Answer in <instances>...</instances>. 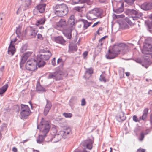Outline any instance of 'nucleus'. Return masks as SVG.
I'll use <instances>...</instances> for the list:
<instances>
[{
  "label": "nucleus",
  "instance_id": "58836bf2",
  "mask_svg": "<svg viewBox=\"0 0 152 152\" xmlns=\"http://www.w3.org/2000/svg\"><path fill=\"white\" fill-rule=\"evenodd\" d=\"M103 42H99L98 43V45L97 46V48H98L99 49V51H100L102 49V46L103 44Z\"/></svg>",
  "mask_w": 152,
  "mask_h": 152
},
{
  "label": "nucleus",
  "instance_id": "de8ad7c7",
  "mask_svg": "<svg viewBox=\"0 0 152 152\" xmlns=\"http://www.w3.org/2000/svg\"><path fill=\"white\" fill-rule=\"evenodd\" d=\"M37 38L40 40L43 39V38L42 35L40 34H38L37 35Z\"/></svg>",
  "mask_w": 152,
  "mask_h": 152
},
{
  "label": "nucleus",
  "instance_id": "b1692460",
  "mask_svg": "<svg viewBox=\"0 0 152 152\" xmlns=\"http://www.w3.org/2000/svg\"><path fill=\"white\" fill-rule=\"evenodd\" d=\"M63 32L64 35L67 39H71L72 37V31L71 29H69L64 30Z\"/></svg>",
  "mask_w": 152,
  "mask_h": 152
},
{
  "label": "nucleus",
  "instance_id": "052dcab7",
  "mask_svg": "<svg viewBox=\"0 0 152 152\" xmlns=\"http://www.w3.org/2000/svg\"><path fill=\"white\" fill-rule=\"evenodd\" d=\"M12 150L14 152H17V149L15 147L13 148Z\"/></svg>",
  "mask_w": 152,
  "mask_h": 152
},
{
  "label": "nucleus",
  "instance_id": "aec40b11",
  "mask_svg": "<svg viewBox=\"0 0 152 152\" xmlns=\"http://www.w3.org/2000/svg\"><path fill=\"white\" fill-rule=\"evenodd\" d=\"M46 102L47 103L44 111V114L45 116H46L47 115L52 106L51 102L50 101L47 99Z\"/></svg>",
  "mask_w": 152,
  "mask_h": 152
},
{
  "label": "nucleus",
  "instance_id": "680f3d73",
  "mask_svg": "<svg viewBox=\"0 0 152 152\" xmlns=\"http://www.w3.org/2000/svg\"><path fill=\"white\" fill-rule=\"evenodd\" d=\"M62 62V60L61 59L58 58V59L57 63L58 64H59L60 63Z\"/></svg>",
  "mask_w": 152,
  "mask_h": 152
},
{
  "label": "nucleus",
  "instance_id": "bf43d9fd",
  "mask_svg": "<svg viewBox=\"0 0 152 152\" xmlns=\"http://www.w3.org/2000/svg\"><path fill=\"white\" fill-rule=\"evenodd\" d=\"M100 23V22L99 21H98V22H96L93 25V26H92V27H93L94 26H96L98 23Z\"/></svg>",
  "mask_w": 152,
  "mask_h": 152
},
{
  "label": "nucleus",
  "instance_id": "13d9d810",
  "mask_svg": "<svg viewBox=\"0 0 152 152\" xmlns=\"http://www.w3.org/2000/svg\"><path fill=\"white\" fill-rule=\"evenodd\" d=\"M4 66H2L0 68V70L1 72H3L4 70Z\"/></svg>",
  "mask_w": 152,
  "mask_h": 152
},
{
  "label": "nucleus",
  "instance_id": "a211bd4d",
  "mask_svg": "<svg viewBox=\"0 0 152 152\" xmlns=\"http://www.w3.org/2000/svg\"><path fill=\"white\" fill-rule=\"evenodd\" d=\"M141 8L144 10H148L152 9V2H145L141 5Z\"/></svg>",
  "mask_w": 152,
  "mask_h": 152
},
{
  "label": "nucleus",
  "instance_id": "f3484780",
  "mask_svg": "<svg viewBox=\"0 0 152 152\" xmlns=\"http://www.w3.org/2000/svg\"><path fill=\"white\" fill-rule=\"evenodd\" d=\"M32 52H28L24 53L21 56V60L20 63V65L21 66H23V64L26 62L27 58L31 55Z\"/></svg>",
  "mask_w": 152,
  "mask_h": 152
},
{
  "label": "nucleus",
  "instance_id": "412c9836",
  "mask_svg": "<svg viewBox=\"0 0 152 152\" xmlns=\"http://www.w3.org/2000/svg\"><path fill=\"white\" fill-rule=\"evenodd\" d=\"M75 16L72 15L69 17L67 22L68 25L70 27H73L75 26Z\"/></svg>",
  "mask_w": 152,
  "mask_h": 152
},
{
  "label": "nucleus",
  "instance_id": "4c0bfd02",
  "mask_svg": "<svg viewBox=\"0 0 152 152\" xmlns=\"http://www.w3.org/2000/svg\"><path fill=\"white\" fill-rule=\"evenodd\" d=\"M27 45L26 44H25L22 46L20 49V52L23 53L25 51L27 50Z\"/></svg>",
  "mask_w": 152,
  "mask_h": 152
},
{
  "label": "nucleus",
  "instance_id": "2eb2a0df",
  "mask_svg": "<svg viewBox=\"0 0 152 152\" xmlns=\"http://www.w3.org/2000/svg\"><path fill=\"white\" fill-rule=\"evenodd\" d=\"M66 22L64 19H61L57 23H56V28L58 30H61L65 28L66 26Z\"/></svg>",
  "mask_w": 152,
  "mask_h": 152
},
{
  "label": "nucleus",
  "instance_id": "2f4dec72",
  "mask_svg": "<svg viewBox=\"0 0 152 152\" xmlns=\"http://www.w3.org/2000/svg\"><path fill=\"white\" fill-rule=\"evenodd\" d=\"M8 86V85L6 84L0 88V95L6 92Z\"/></svg>",
  "mask_w": 152,
  "mask_h": 152
},
{
  "label": "nucleus",
  "instance_id": "37998d69",
  "mask_svg": "<svg viewBox=\"0 0 152 152\" xmlns=\"http://www.w3.org/2000/svg\"><path fill=\"white\" fill-rule=\"evenodd\" d=\"M148 26L149 31L151 32L152 31V22L148 23Z\"/></svg>",
  "mask_w": 152,
  "mask_h": 152
},
{
  "label": "nucleus",
  "instance_id": "20e7f679",
  "mask_svg": "<svg viewBox=\"0 0 152 152\" xmlns=\"http://www.w3.org/2000/svg\"><path fill=\"white\" fill-rule=\"evenodd\" d=\"M37 128L40 130L41 134H44L45 136L49 132L50 126L47 121H42L40 124L37 125Z\"/></svg>",
  "mask_w": 152,
  "mask_h": 152
},
{
  "label": "nucleus",
  "instance_id": "6e6552de",
  "mask_svg": "<svg viewBox=\"0 0 152 152\" xmlns=\"http://www.w3.org/2000/svg\"><path fill=\"white\" fill-rule=\"evenodd\" d=\"M71 133V130L69 128H66L64 131L62 132V134H63L62 136L61 135L59 134H56L54 137L53 139L56 140L57 139V140H56L54 141V142H58L60 140L62 137L64 139H65L67 137L68 135Z\"/></svg>",
  "mask_w": 152,
  "mask_h": 152
},
{
  "label": "nucleus",
  "instance_id": "0e129e2a",
  "mask_svg": "<svg viewBox=\"0 0 152 152\" xmlns=\"http://www.w3.org/2000/svg\"><path fill=\"white\" fill-rule=\"evenodd\" d=\"M125 73H126V75L128 77L130 75V73L129 72H126Z\"/></svg>",
  "mask_w": 152,
  "mask_h": 152
},
{
  "label": "nucleus",
  "instance_id": "bb28decb",
  "mask_svg": "<svg viewBox=\"0 0 152 152\" xmlns=\"http://www.w3.org/2000/svg\"><path fill=\"white\" fill-rule=\"evenodd\" d=\"M46 5L45 4H39L37 6V9L39 12L42 13L45 11Z\"/></svg>",
  "mask_w": 152,
  "mask_h": 152
},
{
  "label": "nucleus",
  "instance_id": "ddd939ff",
  "mask_svg": "<svg viewBox=\"0 0 152 152\" xmlns=\"http://www.w3.org/2000/svg\"><path fill=\"white\" fill-rule=\"evenodd\" d=\"M61 78V75L60 72L56 71L53 73L49 74L48 78L55 79L56 80H59Z\"/></svg>",
  "mask_w": 152,
  "mask_h": 152
},
{
  "label": "nucleus",
  "instance_id": "dca6fc26",
  "mask_svg": "<svg viewBox=\"0 0 152 152\" xmlns=\"http://www.w3.org/2000/svg\"><path fill=\"white\" fill-rule=\"evenodd\" d=\"M117 47V49L119 50V52L121 51L125 52L129 51V47L124 43H120L115 44Z\"/></svg>",
  "mask_w": 152,
  "mask_h": 152
},
{
  "label": "nucleus",
  "instance_id": "0eeeda50",
  "mask_svg": "<svg viewBox=\"0 0 152 152\" xmlns=\"http://www.w3.org/2000/svg\"><path fill=\"white\" fill-rule=\"evenodd\" d=\"M52 54L49 50H43L38 54L37 56V58L42 59L44 61L48 60L51 56Z\"/></svg>",
  "mask_w": 152,
  "mask_h": 152
},
{
  "label": "nucleus",
  "instance_id": "e2e57ef3",
  "mask_svg": "<svg viewBox=\"0 0 152 152\" xmlns=\"http://www.w3.org/2000/svg\"><path fill=\"white\" fill-rule=\"evenodd\" d=\"M143 58L144 59H146L147 61L149 58V57L147 56H143Z\"/></svg>",
  "mask_w": 152,
  "mask_h": 152
},
{
  "label": "nucleus",
  "instance_id": "a878e982",
  "mask_svg": "<svg viewBox=\"0 0 152 152\" xmlns=\"http://www.w3.org/2000/svg\"><path fill=\"white\" fill-rule=\"evenodd\" d=\"M148 108H145L143 111V114L140 117V119L143 120H145L148 114Z\"/></svg>",
  "mask_w": 152,
  "mask_h": 152
},
{
  "label": "nucleus",
  "instance_id": "4d7b16f0",
  "mask_svg": "<svg viewBox=\"0 0 152 152\" xmlns=\"http://www.w3.org/2000/svg\"><path fill=\"white\" fill-rule=\"evenodd\" d=\"M22 9V7H20L18 10L17 12H16V14L17 15H18L19 14L18 13V11H20Z\"/></svg>",
  "mask_w": 152,
  "mask_h": 152
},
{
  "label": "nucleus",
  "instance_id": "864d4df0",
  "mask_svg": "<svg viewBox=\"0 0 152 152\" xmlns=\"http://www.w3.org/2000/svg\"><path fill=\"white\" fill-rule=\"evenodd\" d=\"M137 151L140 152H145V150L144 149L140 148L137 150Z\"/></svg>",
  "mask_w": 152,
  "mask_h": 152
},
{
  "label": "nucleus",
  "instance_id": "603ef678",
  "mask_svg": "<svg viewBox=\"0 0 152 152\" xmlns=\"http://www.w3.org/2000/svg\"><path fill=\"white\" fill-rule=\"evenodd\" d=\"M150 121L151 124V128L152 129V113L151 114L150 116Z\"/></svg>",
  "mask_w": 152,
  "mask_h": 152
},
{
  "label": "nucleus",
  "instance_id": "c03bdc74",
  "mask_svg": "<svg viewBox=\"0 0 152 152\" xmlns=\"http://www.w3.org/2000/svg\"><path fill=\"white\" fill-rule=\"evenodd\" d=\"M86 72L88 74H91L93 73V70L92 68H89L87 69Z\"/></svg>",
  "mask_w": 152,
  "mask_h": 152
},
{
  "label": "nucleus",
  "instance_id": "e433bc0d",
  "mask_svg": "<svg viewBox=\"0 0 152 152\" xmlns=\"http://www.w3.org/2000/svg\"><path fill=\"white\" fill-rule=\"evenodd\" d=\"M16 33L18 37H19L20 36L21 34V28L20 27L17 28L16 31Z\"/></svg>",
  "mask_w": 152,
  "mask_h": 152
},
{
  "label": "nucleus",
  "instance_id": "c85d7f7f",
  "mask_svg": "<svg viewBox=\"0 0 152 152\" xmlns=\"http://www.w3.org/2000/svg\"><path fill=\"white\" fill-rule=\"evenodd\" d=\"M46 136V135L45 134V136L44 134H41V135H39L38 138L37 140V142L39 144L41 143L44 140V138Z\"/></svg>",
  "mask_w": 152,
  "mask_h": 152
},
{
  "label": "nucleus",
  "instance_id": "9b49d317",
  "mask_svg": "<svg viewBox=\"0 0 152 152\" xmlns=\"http://www.w3.org/2000/svg\"><path fill=\"white\" fill-rule=\"evenodd\" d=\"M93 141L90 139L86 140L82 142L80 144L81 146L84 148H86L91 150L92 148Z\"/></svg>",
  "mask_w": 152,
  "mask_h": 152
},
{
  "label": "nucleus",
  "instance_id": "a19ab883",
  "mask_svg": "<svg viewBox=\"0 0 152 152\" xmlns=\"http://www.w3.org/2000/svg\"><path fill=\"white\" fill-rule=\"evenodd\" d=\"M136 0H124V1L128 4L131 5Z\"/></svg>",
  "mask_w": 152,
  "mask_h": 152
},
{
  "label": "nucleus",
  "instance_id": "3c124183",
  "mask_svg": "<svg viewBox=\"0 0 152 152\" xmlns=\"http://www.w3.org/2000/svg\"><path fill=\"white\" fill-rule=\"evenodd\" d=\"M88 54L87 51H85L83 54V58L84 59H86V57L87 56Z\"/></svg>",
  "mask_w": 152,
  "mask_h": 152
},
{
  "label": "nucleus",
  "instance_id": "09e8293b",
  "mask_svg": "<svg viewBox=\"0 0 152 152\" xmlns=\"http://www.w3.org/2000/svg\"><path fill=\"white\" fill-rule=\"evenodd\" d=\"M133 119L134 121L136 122L139 121L137 118V117L136 115H134L133 117Z\"/></svg>",
  "mask_w": 152,
  "mask_h": 152
},
{
  "label": "nucleus",
  "instance_id": "cd10ccee",
  "mask_svg": "<svg viewBox=\"0 0 152 152\" xmlns=\"http://www.w3.org/2000/svg\"><path fill=\"white\" fill-rule=\"evenodd\" d=\"M36 59L37 62V65L39 67H41L43 66L45 64V62L44 60H42L41 59H38V58H37Z\"/></svg>",
  "mask_w": 152,
  "mask_h": 152
},
{
  "label": "nucleus",
  "instance_id": "69168bd1",
  "mask_svg": "<svg viewBox=\"0 0 152 152\" xmlns=\"http://www.w3.org/2000/svg\"><path fill=\"white\" fill-rule=\"evenodd\" d=\"M146 133L145 134H147L150 132V130L149 129L146 130Z\"/></svg>",
  "mask_w": 152,
  "mask_h": 152
},
{
  "label": "nucleus",
  "instance_id": "4468645a",
  "mask_svg": "<svg viewBox=\"0 0 152 152\" xmlns=\"http://www.w3.org/2000/svg\"><path fill=\"white\" fill-rule=\"evenodd\" d=\"M17 40V39L15 38L14 40L11 41L8 51V53L9 54L13 55L14 54L15 49L13 42H15Z\"/></svg>",
  "mask_w": 152,
  "mask_h": 152
},
{
  "label": "nucleus",
  "instance_id": "423d86ee",
  "mask_svg": "<svg viewBox=\"0 0 152 152\" xmlns=\"http://www.w3.org/2000/svg\"><path fill=\"white\" fill-rule=\"evenodd\" d=\"M20 115L22 118L26 119L30 115L31 111L28 105L21 104Z\"/></svg>",
  "mask_w": 152,
  "mask_h": 152
},
{
  "label": "nucleus",
  "instance_id": "72a5a7b5",
  "mask_svg": "<svg viewBox=\"0 0 152 152\" xmlns=\"http://www.w3.org/2000/svg\"><path fill=\"white\" fill-rule=\"evenodd\" d=\"M45 21V18H42L38 20L36 25L37 26H38L39 25L43 24L44 23Z\"/></svg>",
  "mask_w": 152,
  "mask_h": 152
},
{
  "label": "nucleus",
  "instance_id": "c756f323",
  "mask_svg": "<svg viewBox=\"0 0 152 152\" xmlns=\"http://www.w3.org/2000/svg\"><path fill=\"white\" fill-rule=\"evenodd\" d=\"M36 90L37 91L40 92H44L45 91V89L42 87L40 84L39 82H38L36 86Z\"/></svg>",
  "mask_w": 152,
  "mask_h": 152
},
{
  "label": "nucleus",
  "instance_id": "4be33fe9",
  "mask_svg": "<svg viewBox=\"0 0 152 152\" xmlns=\"http://www.w3.org/2000/svg\"><path fill=\"white\" fill-rule=\"evenodd\" d=\"M79 20L81 22L83 25V29L84 30L87 29L92 23L91 22H88L87 20L83 19H80Z\"/></svg>",
  "mask_w": 152,
  "mask_h": 152
},
{
  "label": "nucleus",
  "instance_id": "39448f33",
  "mask_svg": "<svg viewBox=\"0 0 152 152\" xmlns=\"http://www.w3.org/2000/svg\"><path fill=\"white\" fill-rule=\"evenodd\" d=\"M117 46L114 45L111 49H109L108 53L106 54L105 56L107 59H112L115 58L119 53V50L117 49Z\"/></svg>",
  "mask_w": 152,
  "mask_h": 152
},
{
  "label": "nucleus",
  "instance_id": "338daca9",
  "mask_svg": "<svg viewBox=\"0 0 152 152\" xmlns=\"http://www.w3.org/2000/svg\"><path fill=\"white\" fill-rule=\"evenodd\" d=\"M3 15V14H0V20H1L2 19V18L1 17L2 15Z\"/></svg>",
  "mask_w": 152,
  "mask_h": 152
},
{
  "label": "nucleus",
  "instance_id": "1a4fd4ad",
  "mask_svg": "<svg viewBox=\"0 0 152 152\" xmlns=\"http://www.w3.org/2000/svg\"><path fill=\"white\" fill-rule=\"evenodd\" d=\"M37 62L35 59H31L28 60L26 65V69L30 71H33L37 69Z\"/></svg>",
  "mask_w": 152,
  "mask_h": 152
},
{
  "label": "nucleus",
  "instance_id": "79ce46f5",
  "mask_svg": "<svg viewBox=\"0 0 152 152\" xmlns=\"http://www.w3.org/2000/svg\"><path fill=\"white\" fill-rule=\"evenodd\" d=\"M144 135L143 132H142L141 133L140 137L139 138V139L140 141H142L143 140L144 137Z\"/></svg>",
  "mask_w": 152,
  "mask_h": 152
},
{
  "label": "nucleus",
  "instance_id": "ea45409f",
  "mask_svg": "<svg viewBox=\"0 0 152 152\" xmlns=\"http://www.w3.org/2000/svg\"><path fill=\"white\" fill-rule=\"evenodd\" d=\"M99 79L100 81L101 82L103 81L105 83L107 81V80L105 79L104 76L103 75H100Z\"/></svg>",
  "mask_w": 152,
  "mask_h": 152
},
{
  "label": "nucleus",
  "instance_id": "5fc2aeb1",
  "mask_svg": "<svg viewBox=\"0 0 152 152\" xmlns=\"http://www.w3.org/2000/svg\"><path fill=\"white\" fill-rule=\"evenodd\" d=\"M107 37V36H105L101 38L100 39H99V42H103V40Z\"/></svg>",
  "mask_w": 152,
  "mask_h": 152
},
{
  "label": "nucleus",
  "instance_id": "774afa93",
  "mask_svg": "<svg viewBox=\"0 0 152 152\" xmlns=\"http://www.w3.org/2000/svg\"><path fill=\"white\" fill-rule=\"evenodd\" d=\"M33 152H39V151L37 150H35L33 149Z\"/></svg>",
  "mask_w": 152,
  "mask_h": 152
},
{
  "label": "nucleus",
  "instance_id": "5701e85b",
  "mask_svg": "<svg viewBox=\"0 0 152 152\" xmlns=\"http://www.w3.org/2000/svg\"><path fill=\"white\" fill-rule=\"evenodd\" d=\"M55 41L57 43L63 45H65L66 41L64 39L62 36H59L55 37L54 38Z\"/></svg>",
  "mask_w": 152,
  "mask_h": 152
},
{
  "label": "nucleus",
  "instance_id": "49530a36",
  "mask_svg": "<svg viewBox=\"0 0 152 152\" xmlns=\"http://www.w3.org/2000/svg\"><path fill=\"white\" fill-rule=\"evenodd\" d=\"M56 58H53L51 61V63L52 65L55 66L56 65Z\"/></svg>",
  "mask_w": 152,
  "mask_h": 152
},
{
  "label": "nucleus",
  "instance_id": "8fccbe9b",
  "mask_svg": "<svg viewBox=\"0 0 152 152\" xmlns=\"http://www.w3.org/2000/svg\"><path fill=\"white\" fill-rule=\"evenodd\" d=\"M86 104V102L84 99H83L81 101V105L82 106H84Z\"/></svg>",
  "mask_w": 152,
  "mask_h": 152
},
{
  "label": "nucleus",
  "instance_id": "f8f14e48",
  "mask_svg": "<svg viewBox=\"0 0 152 152\" xmlns=\"http://www.w3.org/2000/svg\"><path fill=\"white\" fill-rule=\"evenodd\" d=\"M152 51V46L151 44L148 43H145L144 44L142 50V53L143 54H149L150 52Z\"/></svg>",
  "mask_w": 152,
  "mask_h": 152
},
{
  "label": "nucleus",
  "instance_id": "6e6d98bb",
  "mask_svg": "<svg viewBox=\"0 0 152 152\" xmlns=\"http://www.w3.org/2000/svg\"><path fill=\"white\" fill-rule=\"evenodd\" d=\"M80 0H73V2L75 4L78 3Z\"/></svg>",
  "mask_w": 152,
  "mask_h": 152
},
{
  "label": "nucleus",
  "instance_id": "473e14b6",
  "mask_svg": "<svg viewBox=\"0 0 152 152\" xmlns=\"http://www.w3.org/2000/svg\"><path fill=\"white\" fill-rule=\"evenodd\" d=\"M69 50L70 51H76L77 50V47L75 45H70L69 46Z\"/></svg>",
  "mask_w": 152,
  "mask_h": 152
},
{
  "label": "nucleus",
  "instance_id": "c9c22d12",
  "mask_svg": "<svg viewBox=\"0 0 152 152\" xmlns=\"http://www.w3.org/2000/svg\"><path fill=\"white\" fill-rule=\"evenodd\" d=\"M63 115L66 118H70L72 116V115L71 113H63Z\"/></svg>",
  "mask_w": 152,
  "mask_h": 152
},
{
  "label": "nucleus",
  "instance_id": "6ab92c4d",
  "mask_svg": "<svg viewBox=\"0 0 152 152\" xmlns=\"http://www.w3.org/2000/svg\"><path fill=\"white\" fill-rule=\"evenodd\" d=\"M121 0H115L116 2H118V4H120L121 7L113 9V11L116 13H119L122 12L124 10V4L123 3L121 2Z\"/></svg>",
  "mask_w": 152,
  "mask_h": 152
},
{
  "label": "nucleus",
  "instance_id": "f03ea898",
  "mask_svg": "<svg viewBox=\"0 0 152 152\" xmlns=\"http://www.w3.org/2000/svg\"><path fill=\"white\" fill-rule=\"evenodd\" d=\"M54 12L57 16L62 17L66 15L68 13L67 6L65 4H57L54 8Z\"/></svg>",
  "mask_w": 152,
  "mask_h": 152
},
{
  "label": "nucleus",
  "instance_id": "f257e3e1",
  "mask_svg": "<svg viewBox=\"0 0 152 152\" xmlns=\"http://www.w3.org/2000/svg\"><path fill=\"white\" fill-rule=\"evenodd\" d=\"M126 13L129 16L128 21H128V22H130L132 23H134V21L137 20L143 15L141 12L133 9H127Z\"/></svg>",
  "mask_w": 152,
  "mask_h": 152
},
{
  "label": "nucleus",
  "instance_id": "a18cd8bd",
  "mask_svg": "<svg viewBox=\"0 0 152 152\" xmlns=\"http://www.w3.org/2000/svg\"><path fill=\"white\" fill-rule=\"evenodd\" d=\"M134 60L136 62L141 64H142V60L140 58H138L135 59H134Z\"/></svg>",
  "mask_w": 152,
  "mask_h": 152
},
{
  "label": "nucleus",
  "instance_id": "7ed1b4c3",
  "mask_svg": "<svg viewBox=\"0 0 152 152\" xmlns=\"http://www.w3.org/2000/svg\"><path fill=\"white\" fill-rule=\"evenodd\" d=\"M102 13L103 11L101 9L95 8L88 12L86 14V17L89 20L96 19L99 18H101Z\"/></svg>",
  "mask_w": 152,
  "mask_h": 152
},
{
  "label": "nucleus",
  "instance_id": "7c9ffc66",
  "mask_svg": "<svg viewBox=\"0 0 152 152\" xmlns=\"http://www.w3.org/2000/svg\"><path fill=\"white\" fill-rule=\"evenodd\" d=\"M31 3V0H26L25 4L24 7L22 6V8L23 10H25L30 6Z\"/></svg>",
  "mask_w": 152,
  "mask_h": 152
},
{
  "label": "nucleus",
  "instance_id": "393cba45",
  "mask_svg": "<svg viewBox=\"0 0 152 152\" xmlns=\"http://www.w3.org/2000/svg\"><path fill=\"white\" fill-rule=\"evenodd\" d=\"M126 119V117L124 116V113L121 111L119 113V115L117 117V120L118 122H121Z\"/></svg>",
  "mask_w": 152,
  "mask_h": 152
},
{
  "label": "nucleus",
  "instance_id": "f704fd0d",
  "mask_svg": "<svg viewBox=\"0 0 152 152\" xmlns=\"http://www.w3.org/2000/svg\"><path fill=\"white\" fill-rule=\"evenodd\" d=\"M85 5L83 4L81 6H77L75 7L74 9L79 12H81L82 11V9L84 7Z\"/></svg>",
  "mask_w": 152,
  "mask_h": 152
},
{
  "label": "nucleus",
  "instance_id": "9d476101",
  "mask_svg": "<svg viewBox=\"0 0 152 152\" xmlns=\"http://www.w3.org/2000/svg\"><path fill=\"white\" fill-rule=\"evenodd\" d=\"M25 34L27 35L30 38H35L37 35V31L35 28L31 26L28 27L25 31Z\"/></svg>",
  "mask_w": 152,
  "mask_h": 152
}]
</instances>
